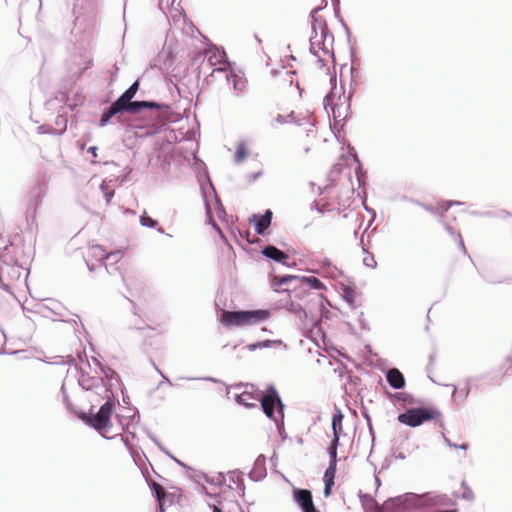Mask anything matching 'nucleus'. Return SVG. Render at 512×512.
Listing matches in <instances>:
<instances>
[{
	"label": "nucleus",
	"instance_id": "13d9d810",
	"mask_svg": "<svg viewBox=\"0 0 512 512\" xmlns=\"http://www.w3.org/2000/svg\"><path fill=\"white\" fill-rule=\"evenodd\" d=\"M354 92L351 90L349 91L348 97L345 99V110L346 115L344 116L343 120L347 119L348 117H351L352 111H351V99L353 97Z\"/></svg>",
	"mask_w": 512,
	"mask_h": 512
},
{
	"label": "nucleus",
	"instance_id": "a18cd8bd",
	"mask_svg": "<svg viewBox=\"0 0 512 512\" xmlns=\"http://www.w3.org/2000/svg\"><path fill=\"white\" fill-rule=\"evenodd\" d=\"M247 156V150L244 143H240L236 149L234 160L236 163L242 162Z\"/></svg>",
	"mask_w": 512,
	"mask_h": 512
},
{
	"label": "nucleus",
	"instance_id": "bf43d9fd",
	"mask_svg": "<svg viewBox=\"0 0 512 512\" xmlns=\"http://www.w3.org/2000/svg\"><path fill=\"white\" fill-rule=\"evenodd\" d=\"M146 434L149 439L155 443V445L159 448L160 451H165V447L161 444L158 438L149 430H146Z\"/></svg>",
	"mask_w": 512,
	"mask_h": 512
},
{
	"label": "nucleus",
	"instance_id": "473e14b6",
	"mask_svg": "<svg viewBox=\"0 0 512 512\" xmlns=\"http://www.w3.org/2000/svg\"><path fill=\"white\" fill-rule=\"evenodd\" d=\"M67 123H68V119H67L66 115H64V114L57 115V117L55 118V125L57 126L56 129H57L58 135H62L66 132Z\"/></svg>",
	"mask_w": 512,
	"mask_h": 512
},
{
	"label": "nucleus",
	"instance_id": "6e6d98bb",
	"mask_svg": "<svg viewBox=\"0 0 512 512\" xmlns=\"http://www.w3.org/2000/svg\"><path fill=\"white\" fill-rule=\"evenodd\" d=\"M274 345H282L285 349L287 348V345L285 343H283V341L280 339H277V340L265 339V340L261 341L262 349L263 348H271Z\"/></svg>",
	"mask_w": 512,
	"mask_h": 512
},
{
	"label": "nucleus",
	"instance_id": "39448f33",
	"mask_svg": "<svg viewBox=\"0 0 512 512\" xmlns=\"http://www.w3.org/2000/svg\"><path fill=\"white\" fill-rule=\"evenodd\" d=\"M440 417L441 412L437 408L421 405L406 409L398 415L397 420L403 425L415 428L425 422L438 420Z\"/></svg>",
	"mask_w": 512,
	"mask_h": 512
},
{
	"label": "nucleus",
	"instance_id": "2f4dec72",
	"mask_svg": "<svg viewBox=\"0 0 512 512\" xmlns=\"http://www.w3.org/2000/svg\"><path fill=\"white\" fill-rule=\"evenodd\" d=\"M337 450H338V448H332V447L328 446L327 453L329 455V464H328V467L326 468V470H331V471L336 472L337 463H338Z\"/></svg>",
	"mask_w": 512,
	"mask_h": 512
},
{
	"label": "nucleus",
	"instance_id": "79ce46f5",
	"mask_svg": "<svg viewBox=\"0 0 512 512\" xmlns=\"http://www.w3.org/2000/svg\"><path fill=\"white\" fill-rule=\"evenodd\" d=\"M198 491L200 493L204 494L205 496L214 499L216 501V505H218V506L222 502V497H221L220 493H211L208 491V489L204 485H200L198 487Z\"/></svg>",
	"mask_w": 512,
	"mask_h": 512
},
{
	"label": "nucleus",
	"instance_id": "ea45409f",
	"mask_svg": "<svg viewBox=\"0 0 512 512\" xmlns=\"http://www.w3.org/2000/svg\"><path fill=\"white\" fill-rule=\"evenodd\" d=\"M61 393H62V397H63V403L65 405V407L67 408L68 411H70L71 413H74L75 412H79V410H76L72 404V402L70 401V398L68 396V393L65 389V385L63 384L62 387H61Z\"/></svg>",
	"mask_w": 512,
	"mask_h": 512
},
{
	"label": "nucleus",
	"instance_id": "37998d69",
	"mask_svg": "<svg viewBox=\"0 0 512 512\" xmlns=\"http://www.w3.org/2000/svg\"><path fill=\"white\" fill-rule=\"evenodd\" d=\"M288 118L290 119V123H294L298 126H303L305 124H309L311 126H313V122L311 121L310 118L308 117H302V118H299V119H296L295 115H294V112H291L290 114H288Z\"/></svg>",
	"mask_w": 512,
	"mask_h": 512
},
{
	"label": "nucleus",
	"instance_id": "a878e982",
	"mask_svg": "<svg viewBox=\"0 0 512 512\" xmlns=\"http://www.w3.org/2000/svg\"><path fill=\"white\" fill-rule=\"evenodd\" d=\"M335 475L336 472L331 470H325L323 475V482H324V490L323 494L325 497H329L332 493V488L335 484Z\"/></svg>",
	"mask_w": 512,
	"mask_h": 512
},
{
	"label": "nucleus",
	"instance_id": "dca6fc26",
	"mask_svg": "<svg viewBox=\"0 0 512 512\" xmlns=\"http://www.w3.org/2000/svg\"><path fill=\"white\" fill-rule=\"evenodd\" d=\"M261 254L269 260L289 266L287 260L289 256L274 245H266L261 249Z\"/></svg>",
	"mask_w": 512,
	"mask_h": 512
},
{
	"label": "nucleus",
	"instance_id": "8fccbe9b",
	"mask_svg": "<svg viewBox=\"0 0 512 512\" xmlns=\"http://www.w3.org/2000/svg\"><path fill=\"white\" fill-rule=\"evenodd\" d=\"M37 132L39 134L58 135L57 129L55 127L46 124L40 125L37 128Z\"/></svg>",
	"mask_w": 512,
	"mask_h": 512
},
{
	"label": "nucleus",
	"instance_id": "e2e57ef3",
	"mask_svg": "<svg viewBox=\"0 0 512 512\" xmlns=\"http://www.w3.org/2000/svg\"><path fill=\"white\" fill-rule=\"evenodd\" d=\"M119 72V67L117 66V64L115 63L111 69L109 70V73L111 75V80L109 82V85H111L114 81H116L117 79V74Z\"/></svg>",
	"mask_w": 512,
	"mask_h": 512
},
{
	"label": "nucleus",
	"instance_id": "7c9ffc66",
	"mask_svg": "<svg viewBox=\"0 0 512 512\" xmlns=\"http://www.w3.org/2000/svg\"><path fill=\"white\" fill-rule=\"evenodd\" d=\"M200 476L203 477L206 483L214 486H221L225 483L226 480L223 473H218L216 476L213 477L209 476L206 473H201Z\"/></svg>",
	"mask_w": 512,
	"mask_h": 512
},
{
	"label": "nucleus",
	"instance_id": "0e129e2a",
	"mask_svg": "<svg viewBox=\"0 0 512 512\" xmlns=\"http://www.w3.org/2000/svg\"><path fill=\"white\" fill-rule=\"evenodd\" d=\"M410 202H413L421 207H423L426 211L430 212V213H433V214H436L437 213V210L429 205H426L424 203H421L420 201L418 200H413V199H409Z\"/></svg>",
	"mask_w": 512,
	"mask_h": 512
},
{
	"label": "nucleus",
	"instance_id": "a19ab883",
	"mask_svg": "<svg viewBox=\"0 0 512 512\" xmlns=\"http://www.w3.org/2000/svg\"><path fill=\"white\" fill-rule=\"evenodd\" d=\"M101 115L110 122L113 117H115L118 122H122L121 115H119L111 105L108 108H105Z\"/></svg>",
	"mask_w": 512,
	"mask_h": 512
},
{
	"label": "nucleus",
	"instance_id": "cd10ccee",
	"mask_svg": "<svg viewBox=\"0 0 512 512\" xmlns=\"http://www.w3.org/2000/svg\"><path fill=\"white\" fill-rule=\"evenodd\" d=\"M213 58L216 59L217 63L224 64L223 66H226L228 69H230L231 67L234 66V63H231L228 60L226 52H225V50L223 48L221 50H218L216 53H213L212 56H210L209 61L211 62V64H214L212 62Z\"/></svg>",
	"mask_w": 512,
	"mask_h": 512
},
{
	"label": "nucleus",
	"instance_id": "ddd939ff",
	"mask_svg": "<svg viewBox=\"0 0 512 512\" xmlns=\"http://www.w3.org/2000/svg\"><path fill=\"white\" fill-rule=\"evenodd\" d=\"M272 217L273 212L270 209H266L262 214H253L249 221L253 224L256 234L265 236L271 225Z\"/></svg>",
	"mask_w": 512,
	"mask_h": 512
},
{
	"label": "nucleus",
	"instance_id": "c85d7f7f",
	"mask_svg": "<svg viewBox=\"0 0 512 512\" xmlns=\"http://www.w3.org/2000/svg\"><path fill=\"white\" fill-rule=\"evenodd\" d=\"M472 382H473V378H466L465 386L463 388H461L459 391L457 390V387L455 385H452L453 386L452 396H454L456 393H458V397L460 400L467 399L470 394V391H471Z\"/></svg>",
	"mask_w": 512,
	"mask_h": 512
},
{
	"label": "nucleus",
	"instance_id": "774afa93",
	"mask_svg": "<svg viewBox=\"0 0 512 512\" xmlns=\"http://www.w3.org/2000/svg\"><path fill=\"white\" fill-rule=\"evenodd\" d=\"M311 210H316L318 213L323 214L324 208L321 206L316 200H314L310 205Z\"/></svg>",
	"mask_w": 512,
	"mask_h": 512
},
{
	"label": "nucleus",
	"instance_id": "4468645a",
	"mask_svg": "<svg viewBox=\"0 0 512 512\" xmlns=\"http://www.w3.org/2000/svg\"><path fill=\"white\" fill-rule=\"evenodd\" d=\"M292 496L302 512L314 505L312 492L309 489L293 488Z\"/></svg>",
	"mask_w": 512,
	"mask_h": 512
},
{
	"label": "nucleus",
	"instance_id": "f257e3e1",
	"mask_svg": "<svg viewBox=\"0 0 512 512\" xmlns=\"http://www.w3.org/2000/svg\"><path fill=\"white\" fill-rule=\"evenodd\" d=\"M106 401L100 406L96 413L92 412V408L89 413L83 410L75 412V415L83 421L87 426L95 429L103 438L111 440L114 437H109L103 433L106 429L112 426L111 416L115 409V396L105 398Z\"/></svg>",
	"mask_w": 512,
	"mask_h": 512
},
{
	"label": "nucleus",
	"instance_id": "e433bc0d",
	"mask_svg": "<svg viewBox=\"0 0 512 512\" xmlns=\"http://www.w3.org/2000/svg\"><path fill=\"white\" fill-rule=\"evenodd\" d=\"M139 79H136L123 93L122 95L125 98H129L130 100H133L135 97L137 91L139 90Z\"/></svg>",
	"mask_w": 512,
	"mask_h": 512
},
{
	"label": "nucleus",
	"instance_id": "5fc2aeb1",
	"mask_svg": "<svg viewBox=\"0 0 512 512\" xmlns=\"http://www.w3.org/2000/svg\"><path fill=\"white\" fill-rule=\"evenodd\" d=\"M363 252L367 254L363 259V264L370 268H375L377 266V262L374 259V256L370 254L364 247L362 248Z\"/></svg>",
	"mask_w": 512,
	"mask_h": 512
},
{
	"label": "nucleus",
	"instance_id": "6e6552de",
	"mask_svg": "<svg viewBox=\"0 0 512 512\" xmlns=\"http://www.w3.org/2000/svg\"><path fill=\"white\" fill-rule=\"evenodd\" d=\"M48 192V183L38 180L29 190L26 208V217L34 219L43 199Z\"/></svg>",
	"mask_w": 512,
	"mask_h": 512
},
{
	"label": "nucleus",
	"instance_id": "49530a36",
	"mask_svg": "<svg viewBox=\"0 0 512 512\" xmlns=\"http://www.w3.org/2000/svg\"><path fill=\"white\" fill-rule=\"evenodd\" d=\"M91 254L93 257L97 258L99 261L105 260L106 253L102 246L100 245H93L90 248Z\"/></svg>",
	"mask_w": 512,
	"mask_h": 512
},
{
	"label": "nucleus",
	"instance_id": "aec40b11",
	"mask_svg": "<svg viewBox=\"0 0 512 512\" xmlns=\"http://www.w3.org/2000/svg\"><path fill=\"white\" fill-rule=\"evenodd\" d=\"M121 257H122V254L119 250L110 252V253L106 254V256H105V260L110 261V262H109V264L104 263L103 266L105 268V271L108 274L115 275L117 273L120 276V278L122 280H124V276L121 273V271L119 270V267L114 265L121 259Z\"/></svg>",
	"mask_w": 512,
	"mask_h": 512
},
{
	"label": "nucleus",
	"instance_id": "c03bdc74",
	"mask_svg": "<svg viewBox=\"0 0 512 512\" xmlns=\"http://www.w3.org/2000/svg\"><path fill=\"white\" fill-rule=\"evenodd\" d=\"M390 398H394L397 401H405L412 403L413 396L407 392H395L393 394L389 393Z\"/></svg>",
	"mask_w": 512,
	"mask_h": 512
},
{
	"label": "nucleus",
	"instance_id": "338daca9",
	"mask_svg": "<svg viewBox=\"0 0 512 512\" xmlns=\"http://www.w3.org/2000/svg\"><path fill=\"white\" fill-rule=\"evenodd\" d=\"M444 228L447 231V233L453 237L455 240L457 239V234H460V232H457L451 227L449 224L444 223Z\"/></svg>",
	"mask_w": 512,
	"mask_h": 512
},
{
	"label": "nucleus",
	"instance_id": "4c0bfd02",
	"mask_svg": "<svg viewBox=\"0 0 512 512\" xmlns=\"http://www.w3.org/2000/svg\"><path fill=\"white\" fill-rule=\"evenodd\" d=\"M342 298L350 305L355 302V292L349 286H343L342 288Z\"/></svg>",
	"mask_w": 512,
	"mask_h": 512
},
{
	"label": "nucleus",
	"instance_id": "423d86ee",
	"mask_svg": "<svg viewBox=\"0 0 512 512\" xmlns=\"http://www.w3.org/2000/svg\"><path fill=\"white\" fill-rule=\"evenodd\" d=\"M322 9V7H316L311 10L310 18L312 20L311 23V34L317 37L318 30H320L321 34V46L319 49L326 55H330L333 60H335L333 43H334V35L329 30L326 20L321 16H316V14Z\"/></svg>",
	"mask_w": 512,
	"mask_h": 512
},
{
	"label": "nucleus",
	"instance_id": "f03ea898",
	"mask_svg": "<svg viewBox=\"0 0 512 512\" xmlns=\"http://www.w3.org/2000/svg\"><path fill=\"white\" fill-rule=\"evenodd\" d=\"M260 406L266 417L275 423L279 435L282 438H285V404L283 403L276 387L273 384L267 385L266 393L260 397Z\"/></svg>",
	"mask_w": 512,
	"mask_h": 512
},
{
	"label": "nucleus",
	"instance_id": "4be33fe9",
	"mask_svg": "<svg viewBox=\"0 0 512 512\" xmlns=\"http://www.w3.org/2000/svg\"><path fill=\"white\" fill-rule=\"evenodd\" d=\"M98 369L99 371L95 372L104 375L108 382L106 384L108 385L110 390L115 385V383L118 384L120 382L119 374L108 365L102 364V366H100Z\"/></svg>",
	"mask_w": 512,
	"mask_h": 512
},
{
	"label": "nucleus",
	"instance_id": "09e8293b",
	"mask_svg": "<svg viewBox=\"0 0 512 512\" xmlns=\"http://www.w3.org/2000/svg\"><path fill=\"white\" fill-rule=\"evenodd\" d=\"M343 418H344V415H343L342 411L336 407L335 412L333 413V416H332V423H331L332 428H336L337 426H340V424H342Z\"/></svg>",
	"mask_w": 512,
	"mask_h": 512
},
{
	"label": "nucleus",
	"instance_id": "6ab92c4d",
	"mask_svg": "<svg viewBox=\"0 0 512 512\" xmlns=\"http://www.w3.org/2000/svg\"><path fill=\"white\" fill-rule=\"evenodd\" d=\"M305 297H308L309 301H312L317 305L321 320L330 318L331 312L325 307V303L328 301L321 293L308 292L305 294Z\"/></svg>",
	"mask_w": 512,
	"mask_h": 512
},
{
	"label": "nucleus",
	"instance_id": "c9c22d12",
	"mask_svg": "<svg viewBox=\"0 0 512 512\" xmlns=\"http://www.w3.org/2000/svg\"><path fill=\"white\" fill-rule=\"evenodd\" d=\"M333 6H334L335 17L341 23V25L345 31V34L347 36V39H348V41H350L351 40V31H350L348 25L346 24V22L344 21L343 17L340 14L339 6H338V4L336 5L335 3H333Z\"/></svg>",
	"mask_w": 512,
	"mask_h": 512
},
{
	"label": "nucleus",
	"instance_id": "3c124183",
	"mask_svg": "<svg viewBox=\"0 0 512 512\" xmlns=\"http://www.w3.org/2000/svg\"><path fill=\"white\" fill-rule=\"evenodd\" d=\"M100 189L103 192L106 203L109 204L114 196V190L109 189L104 181L101 183Z\"/></svg>",
	"mask_w": 512,
	"mask_h": 512
},
{
	"label": "nucleus",
	"instance_id": "412c9836",
	"mask_svg": "<svg viewBox=\"0 0 512 512\" xmlns=\"http://www.w3.org/2000/svg\"><path fill=\"white\" fill-rule=\"evenodd\" d=\"M15 248L9 242L0 249V262L6 266H18V258L14 252Z\"/></svg>",
	"mask_w": 512,
	"mask_h": 512
},
{
	"label": "nucleus",
	"instance_id": "864d4df0",
	"mask_svg": "<svg viewBox=\"0 0 512 512\" xmlns=\"http://www.w3.org/2000/svg\"><path fill=\"white\" fill-rule=\"evenodd\" d=\"M461 487L463 489L462 498L468 501H471L474 499V493L470 489V487L467 485L465 481H462Z\"/></svg>",
	"mask_w": 512,
	"mask_h": 512
},
{
	"label": "nucleus",
	"instance_id": "f704fd0d",
	"mask_svg": "<svg viewBox=\"0 0 512 512\" xmlns=\"http://www.w3.org/2000/svg\"><path fill=\"white\" fill-rule=\"evenodd\" d=\"M201 190H202V193H203V198H204V203H205V208H206V214H207V218L209 220V223L211 224V226L216 230L218 231L219 233H221V230L219 228V226L216 224V222L213 220L211 214H212V211H211V208L208 204V201L206 199V195H205V189H204V186L201 185Z\"/></svg>",
	"mask_w": 512,
	"mask_h": 512
},
{
	"label": "nucleus",
	"instance_id": "9b49d317",
	"mask_svg": "<svg viewBox=\"0 0 512 512\" xmlns=\"http://www.w3.org/2000/svg\"><path fill=\"white\" fill-rule=\"evenodd\" d=\"M246 390L242 393L236 394L234 399L237 404L244 406L245 408H254L256 407L255 403L249 402L248 400H257L260 402V397L266 393V390L260 391L256 388L254 384L246 383Z\"/></svg>",
	"mask_w": 512,
	"mask_h": 512
},
{
	"label": "nucleus",
	"instance_id": "5701e85b",
	"mask_svg": "<svg viewBox=\"0 0 512 512\" xmlns=\"http://www.w3.org/2000/svg\"><path fill=\"white\" fill-rule=\"evenodd\" d=\"M290 283H295V285L299 284V276L286 274V275L279 276V277L275 276L272 279V287L275 292H280L278 287H281L283 285L290 284Z\"/></svg>",
	"mask_w": 512,
	"mask_h": 512
},
{
	"label": "nucleus",
	"instance_id": "b1692460",
	"mask_svg": "<svg viewBox=\"0 0 512 512\" xmlns=\"http://www.w3.org/2000/svg\"><path fill=\"white\" fill-rule=\"evenodd\" d=\"M230 482L236 485V489L241 497L245 495V484L243 479V472L240 470H233L228 473Z\"/></svg>",
	"mask_w": 512,
	"mask_h": 512
},
{
	"label": "nucleus",
	"instance_id": "0eeeda50",
	"mask_svg": "<svg viewBox=\"0 0 512 512\" xmlns=\"http://www.w3.org/2000/svg\"><path fill=\"white\" fill-rule=\"evenodd\" d=\"M170 110V106L166 103H160L154 100H132V104L129 105L128 114L136 115L144 112L150 118H167Z\"/></svg>",
	"mask_w": 512,
	"mask_h": 512
},
{
	"label": "nucleus",
	"instance_id": "7ed1b4c3",
	"mask_svg": "<svg viewBox=\"0 0 512 512\" xmlns=\"http://www.w3.org/2000/svg\"><path fill=\"white\" fill-rule=\"evenodd\" d=\"M271 311L269 309L254 310H223L219 321L224 327H241L244 325H255L269 319Z\"/></svg>",
	"mask_w": 512,
	"mask_h": 512
},
{
	"label": "nucleus",
	"instance_id": "de8ad7c7",
	"mask_svg": "<svg viewBox=\"0 0 512 512\" xmlns=\"http://www.w3.org/2000/svg\"><path fill=\"white\" fill-rule=\"evenodd\" d=\"M209 185H210V187H211V189H212V191L214 193L215 201H216V204H217V213H218V217L220 218L221 215H226V211H225L224 206L220 202L219 197L217 196L216 190H215L211 180H209Z\"/></svg>",
	"mask_w": 512,
	"mask_h": 512
},
{
	"label": "nucleus",
	"instance_id": "c756f323",
	"mask_svg": "<svg viewBox=\"0 0 512 512\" xmlns=\"http://www.w3.org/2000/svg\"><path fill=\"white\" fill-rule=\"evenodd\" d=\"M148 485L156 501H160V499H165V497L168 495L166 490L159 483L151 481L148 482Z\"/></svg>",
	"mask_w": 512,
	"mask_h": 512
},
{
	"label": "nucleus",
	"instance_id": "393cba45",
	"mask_svg": "<svg viewBox=\"0 0 512 512\" xmlns=\"http://www.w3.org/2000/svg\"><path fill=\"white\" fill-rule=\"evenodd\" d=\"M130 104H132V100L125 98L121 94L113 103H111V106L119 115L122 116L123 113H128Z\"/></svg>",
	"mask_w": 512,
	"mask_h": 512
},
{
	"label": "nucleus",
	"instance_id": "69168bd1",
	"mask_svg": "<svg viewBox=\"0 0 512 512\" xmlns=\"http://www.w3.org/2000/svg\"><path fill=\"white\" fill-rule=\"evenodd\" d=\"M456 242H457L458 247L461 249V251H462L465 255H467V254H468V253H467V249H466V247H465V244H464V241H463V239H462L461 234H457Z\"/></svg>",
	"mask_w": 512,
	"mask_h": 512
},
{
	"label": "nucleus",
	"instance_id": "bb28decb",
	"mask_svg": "<svg viewBox=\"0 0 512 512\" xmlns=\"http://www.w3.org/2000/svg\"><path fill=\"white\" fill-rule=\"evenodd\" d=\"M287 309H288L289 312H291V313L295 314L296 316H298V318L302 322H305L308 319V317H309L308 311L301 304L296 303L294 301H291L288 304Z\"/></svg>",
	"mask_w": 512,
	"mask_h": 512
},
{
	"label": "nucleus",
	"instance_id": "052dcab7",
	"mask_svg": "<svg viewBox=\"0 0 512 512\" xmlns=\"http://www.w3.org/2000/svg\"><path fill=\"white\" fill-rule=\"evenodd\" d=\"M114 438L116 437H120L121 441L124 443V445L126 446V448L130 451L132 457H134L133 455V450L131 448V445H130V441H129V437L127 435H124V434H116L113 436Z\"/></svg>",
	"mask_w": 512,
	"mask_h": 512
},
{
	"label": "nucleus",
	"instance_id": "f3484780",
	"mask_svg": "<svg viewBox=\"0 0 512 512\" xmlns=\"http://www.w3.org/2000/svg\"><path fill=\"white\" fill-rule=\"evenodd\" d=\"M383 373L385 374L386 380L391 388L400 390L405 387V377L398 368H389L384 370Z\"/></svg>",
	"mask_w": 512,
	"mask_h": 512
},
{
	"label": "nucleus",
	"instance_id": "72a5a7b5",
	"mask_svg": "<svg viewBox=\"0 0 512 512\" xmlns=\"http://www.w3.org/2000/svg\"><path fill=\"white\" fill-rule=\"evenodd\" d=\"M332 101H333V96H331L330 94H327L323 99V103L325 106H327V105L332 106L331 109H332L333 117L337 121L338 118H340V116H341V112H340L341 105L340 104L332 105Z\"/></svg>",
	"mask_w": 512,
	"mask_h": 512
},
{
	"label": "nucleus",
	"instance_id": "20e7f679",
	"mask_svg": "<svg viewBox=\"0 0 512 512\" xmlns=\"http://www.w3.org/2000/svg\"><path fill=\"white\" fill-rule=\"evenodd\" d=\"M402 497L404 500L402 512H414L430 506H445L452 502L448 495L436 492H426L423 494L407 492L402 494Z\"/></svg>",
	"mask_w": 512,
	"mask_h": 512
},
{
	"label": "nucleus",
	"instance_id": "1a4fd4ad",
	"mask_svg": "<svg viewBox=\"0 0 512 512\" xmlns=\"http://www.w3.org/2000/svg\"><path fill=\"white\" fill-rule=\"evenodd\" d=\"M78 383L84 390L92 391L102 399L111 397L109 395L110 389L104 379L97 376H91L82 368L80 369Z\"/></svg>",
	"mask_w": 512,
	"mask_h": 512
},
{
	"label": "nucleus",
	"instance_id": "f8f14e48",
	"mask_svg": "<svg viewBox=\"0 0 512 512\" xmlns=\"http://www.w3.org/2000/svg\"><path fill=\"white\" fill-rule=\"evenodd\" d=\"M305 288L319 291L326 289V286L315 276H299V284L293 286L294 297L302 298V290Z\"/></svg>",
	"mask_w": 512,
	"mask_h": 512
},
{
	"label": "nucleus",
	"instance_id": "2eb2a0df",
	"mask_svg": "<svg viewBox=\"0 0 512 512\" xmlns=\"http://www.w3.org/2000/svg\"><path fill=\"white\" fill-rule=\"evenodd\" d=\"M266 456L263 454L258 455L254 461L251 471L248 473V478L254 482H258L266 478Z\"/></svg>",
	"mask_w": 512,
	"mask_h": 512
},
{
	"label": "nucleus",
	"instance_id": "680f3d73",
	"mask_svg": "<svg viewBox=\"0 0 512 512\" xmlns=\"http://www.w3.org/2000/svg\"><path fill=\"white\" fill-rule=\"evenodd\" d=\"M309 42H310V48H309L310 53L315 57L318 56L319 54H318V50L316 49V40H315V36L313 34H311Z\"/></svg>",
	"mask_w": 512,
	"mask_h": 512
},
{
	"label": "nucleus",
	"instance_id": "603ef678",
	"mask_svg": "<svg viewBox=\"0 0 512 512\" xmlns=\"http://www.w3.org/2000/svg\"><path fill=\"white\" fill-rule=\"evenodd\" d=\"M165 455H167L170 459H172L176 464H178L180 467L184 468L186 471H190L192 472L193 469L188 466L187 464H185L183 461L179 460L178 458H176L170 451H168L166 448H165V451H162Z\"/></svg>",
	"mask_w": 512,
	"mask_h": 512
},
{
	"label": "nucleus",
	"instance_id": "58836bf2",
	"mask_svg": "<svg viewBox=\"0 0 512 512\" xmlns=\"http://www.w3.org/2000/svg\"><path fill=\"white\" fill-rule=\"evenodd\" d=\"M140 224L144 227L155 228L158 225V221L153 219L146 212L140 216Z\"/></svg>",
	"mask_w": 512,
	"mask_h": 512
},
{
	"label": "nucleus",
	"instance_id": "4d7b16f0",
	"mask_svg": "<svg viewBox=\"0 0 512 512\" xmlns=\"http://www.w3.org/2000/svg\"><path fill=\"white\" fill-rule=\"evenodd\" d=\"M354 160L358 163V165H357V167L355 169V172H356V176H357V180L359 182V185H361L362 181H363V177L365 176V173L362 171V166L360 164V161H359V158H358L357 154H355Z\"/></svg>",
	"mask_w": 512,
	"mask_h": 512
},
{
	"label": "nucleus",
	"instance_id": "9d476101",
	"mask_svg": "<svg viewBox=\"0 0 512 512\" xmlns=\"http://www.w3.org/2000/svg\"><path fill=\"white\" fill-rule=\"evenodd\" d=\"M223 74L228 84H232L234 95L239 96L246 89L247 80L243 75H240L235 72L234 68L231 67L228 69L226 66H221L213 69L210 76H214V74Z\"/></svg>",
	"mask_w": 512,
	"mask_h": 512
},
{
	"label": "nucleus",
	"instance_id": "a211bd4d",
	"mask_svg": "<svg viewBox=\"0 0 512 512\" xmlns=\"http://www.w3.org/2000/svg\"><path fill=\"white\" fill-rule=\"evenodd\" d=\"M68 100L69 95L67 92L57 91L53 97L46 100L44 106L47 111L54 113L62 109Z\"/></svg>",
	"mask_w": 512,
	"mask_h": 512
}]
</instances>
